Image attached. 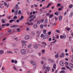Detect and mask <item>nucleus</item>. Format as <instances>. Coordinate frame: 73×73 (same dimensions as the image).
<instances>
[{
    "mask_svg": "<svg viewBox=\"0 0 73 73\" xmlns=\"http://www.w3.org/2000/svg\"><path fill=\"white\" fill-rule=\"evenodd\" d=\"M21 52L22 54H25L26 53V50L25 49H22L21 50Z\"/></svg>",
    "mask_w": 73,
    "mask_h": 73,
    "instance_id": "obj_1",
    "label": "nucleus"
},
{
    "mask_svg": "<svg viewBox=\"0 0 73 73\" xmlns=\"http://www.w3.org/2000/svg\"><path fill=\"white\" fill-rule=\"evenodd\" d=\"M33 47L35 49H37L38 48V46L37 45V44H34Z\"/></svg>",
    "mask_w": 73,
    "mask_h": 73,
    "instance_id": "obj_2",
    "label": "nucleus"
},
{
    "mask_svg": "<svg viewBox=\"0 0 73 73\" xmlns=\"http://www.w3.org/2000/svg\"><path fill=\"white\" fill-rule=\"evenodd\" d=\"M29 38L30 37L29 35H27L25 37V40H28Z\"/></svg>",
    "mask_w": 73,
    "mask_h": 73,
    "instance_id": "obj_3",
    "label": "nucleus"
},
{
    "mask_svg": "<svg viewBox=\"0 0 73 73\" xmlns=\"http://www.w3.org/2000/svg\"><path fill=\"white\" fill-rule=\"evenodd\" d=\"M30 63L32 65H35V62L33 60H31L30 61Z\"/></svg>",
    "mask_w": 73,
    "mask_h": 73,
    "instance_id": "obj_4",
    "label": "nucleus"
},
{
    "mask_svg": "<svg viewBox=\"0 0 73 73\" xmlns=\"http://www.w3.org/2000/svg\"><path fill=\"white\" fill-rule=\"evenodd\" d=\"M37 25L36 24H35L33 25V27L34 28V29H36V28H37Z\"/></svg>",
    "mask_w": 73,
    "mask_h": 73,
    "instance_id": "obj_5",
    "label": "nucleus"
},
{
    "mask_svg": "<svg viewBox=\"0 0 73 73\" xmlns=\"http://www.w3.org/2000/svg\"><path fill=\"white\" fill-rule=\"evenodd\" d=\"M60 65L61 66H64V62H63L62 61H60Z\"/></svg>",
    "mask_w": 73,
    "mask_h": 73,
    "instance_id": "obj_6",
    "label": "nucleus"
},
{
    "mask_svg": "<svg viewBox=\"0 0 73 73\" xmlns=\"http://www.w3.org/2000/svg\"><path fill=\"white\" fill-rule=\"evenodd\" d=\"M65 54L64 53H62L60 55V57H64V55Z\"/></svg>",
    "mask_w": 73,
    "mask_h": 73,
    "instance_id": "obj_7",
    "label": "nucleus"
},
{
    "mask_svg": "<svg viewBox=\"0 0 73 73\" xmlns=\"http://www.w3.org/2000/svg\"><path fill=\"white\" fill-rule=\"evenodd\" d=\"M46 69L47 71L49 72L50 70V68L49 66H47L46 67Z\"/></svg>",
    "mask_w": 73,
    "mask_h": 73,
    "instance_id": "obj_8",
    "label": "nucleus"
},
{
    "mask_svg": "<svg viewBox=\"0 0 73 73\" xmlns=\"http://www.w3.org/2000/svg\"><path fill=\"white\" fill-rule=\"evenodd\" d=\"M28 42L27 41H25L24 40L22 41V44H27Z\"/></svg>",
    "mask_w": 73,
    "mask_h": 73,
    "instance_id": "obj_9",
    "label": "nucleus"
},
{
    "mask_svg": "<svg viewBox=\"0 0 73 73\" xmlns=\"http://www.w3.org/2000/svg\"><path fill=\"white\" fill-rule=\"evenodd\" d=\"M7 53H10V54H13V53L12 51L9 50H8L7 51Z\"/></svg>",
    "mask_w": 73,
    "mask_h": 73,
    "instance_id": "obj_10",
    "label": "nucleus"
},
{
    "mask_svg": "<svg viewBox=\"0 0 73 73\" xmlns=\"http://www.w3.org/2000/svg\"><path fill=\"white\" fill-rule=\"evenodd\" d=\"M56 64H54L53 65V68L55 69L56 68Z\"/></svg>",
    "mask_w": 73,
    "mask_h": 73,
    "instance_id": "obj_11",
    "label": "nucleus"
},
{
    "mask_svg": "<svg viewBox=\"0 0 73 73\" xmlns=\"http://www.w3.org/2000/svg\"><path fill=\"white\" fill-rule=\"evenodd\" d=\"M31 33L32 36H35V32L32 31Z\"/></svg>",
    "mask_w": 73,
    "mask_h": 73,
    "instance_id": "obj_12",
    "label": "nucleus"
},
{
    "mask_svg": "<svg viewBox=\"0 0 73 73\" xmlns=\"http://www.w3.org/2000/svg\"><path fill=\"white\" fill-rule=\"evenodd\" d=\"M62 16H60L59 17V21H61L62 20Z\"/></svg>",
    "mask_w": 73,
    "mask_h": 73,
    "instance_id": "obj_13",
    "label": "nucleus"
},
{
    "mask_svg": "<svg viewBox=\"0 0 73 73\" xmlns=\"http://www.w3.org/2000/svg\"><path fill=\"white\" fill-rule=\"evenodd\" d=\"M15 21V19H14V20L11 19L10 20V21H9V22L10 23H12V22H13V21Z\"/></svg>",
    "mask_w": 73,
    "mask_h": 73,
    "instance_id": "obj_14",
    "label": "nucleus"
},
{
    "mask_svg": "<svg viewBox=\"0 0 73 73\" xmlns=\"http://www.w3.org/2000/svg\"><path fill=\"white\" fill-rule=\"evenodd\" d=\"M4 53V50H0V54H2Z\"/></svg>",
    "mask_w": 73,
    "mask_h": 73,
    "instance_id": "obj_15",
    "label": "nucleus"
},
{
    "mask_svg": "<svg viewBox=\"0 0 73 73\" xmlns=\"http://www.w3.org/2000/svg\"><path fill=\"white\" fill-rule=\"evenodd\" d=\"M17 13H18V10H16L14 13V15H17Z\"/></svg>",
    "mask_w": 73,
    "mask_h": 73,
    "instance_id": "obj_16",
    "label": "nucleus"
},
{
    "mask_svg": "<svg viewBox=\"0 0 73 73\" xmlns=\"http://www.w3.org/2000/svg\"><path fill=\"white\" fill-rule=\"evenodd\" d=\"M69 65L70 66L71 68H73V64L70 63L69 64Z\"/></svg>",
    "mask_w": 73,
    "mask_h": 73,
    "instance_id": "obj_17",
    "label": "nucleus"
},
{
    "mask_svg": "<svg viewBox=\"0 0 73 73\" xmlns=\"http://www.w3.org/2000/svg\"><path fill=\"white\" fill-rule=\"evenodd\" d=\"M73 12H72L70 14V17H72L73 16Z\"/></svg>",
    "mask_w": 73,
    "mask_h": 73,
    "instance_id": "obj_18",
    "label": "nucleus"
},
{
    "mask_svg": "<svg viewBox=\"0 0 73 73\" xmlns=\"http://www.w3.org/2000/svg\"><path fill=\"white\" fill-rule=\"evenodd\" d=\"M66 35H63V39H65L66 38Z\"/></svg>",
    "mask_w": 73,
    "mask_h": 73,
    "instance_id": "obj_19",
    "label": "nucleus"
},
{
    "mask_svg": "<svg viewBox=\"0 0 73 73\" xmlns=\"http://www.w3.org/2000/svg\"><path fill=\"white\" fill-rule=\"evenodd\" d=\"M17 27V26L16 25H13L11 26L10 28H14V27Z\"/></svg>",
    "mask_w": 73,
    "mask_h": 73,
    "instance_id": "obj_20",
    "label": "nucleus"
},
{
    "mask_svg": "<svg viewBox=\"0 0 73 73\" xmlns=\"http://www.w3.org/2000/svg\"><path fill=\"white\" fill-rule=\"evenodd\" d=\"M52 4L51 3H50L49 4H48L47 5V7L46 8H48V7H49V6H50V5H51Z\"/></svg>",
    "mask_w": 73,
    "mask_h": 73,
    "instance_id": "obj_21",
    "label": "nucleus"
},
{
    "mask_svg": "<svg viewBox=\"0 0 73 73\" xmlns=\"http://www.w3.org/2000/svg\"><path fill=\"white\" fill-rule=\"evenodd\" d=\"M42 44H44V45H46V46L47 45L46 43L44 42H42Z\"/></svg>",
    "mask_w": 73,
    "mask_h": 73,
    "instance_id": "obj_22",
    "label": "nucleus"
},
{
    "mask_svg": "<svg viewBox=\"0 0 73 73\" xmlns=\"http://www.w3.org/2000/svg\"><path fill=\"white\" fill-rule=\"evenodd\" d=\"M55 56L56 58H57V57H58V54H57L55 55Z\"/></svg>",
    "mask_w": 73,
    "mask_h": 73,
    "instance_id": "obj_23",
    "label": "nucleus"
},
{
    "mask_svg": "<svg viewBox=\"0 0 73 73\" xmlns=\"http://www.w3.org/2000/svg\"><path fill=\"white\" fill-rule=\"evenodd\" d=\"M42 53H45V49L42 50Z\"/></svg>",
    "mask_w": 73,
    "mask_h": 73,
    "instance_id": "obj_24",
    "label": "nucleus"
},
{
    "mask_svg": "<svg viewBox=\"0 0 73 73\" xmlns=\"http://www.w3.org/2000/svg\"><path fill=\"white\" fill-rule=\"evenodd\" d=\"M41 21H37V24H40V23H41Z\"/></svg>",
    "mask_w": 73,
    "mask_h": 73,
    "instance_id": "obj_25",
    "label": "nucleus"
},
{
    "mask_svg": "<svg viewBox=\"0 0 73 73\" xmlns=\"http://www.w3.org/2000/svg\"><path fill=\"white\" fill-rule=\"evenodd\" d=\"M43 33L44 34H46V30H43Z\"/></svg>",
    "mask_w": 73,
    "mask_h": 73,
    "instance_id": "obj_26",
    "label": "nucleus"
},
{
    "mask_svg": "<svg viewBox=\"0 0 73 73\" xmlns=\"http://www.w3.org/2000/svg\"><path fill=\"white\" fill-rule=\"evenodd\" d=\"M47 23H48V19H46L44 21V23L45 24H46Z\"/></svg>",
    "mask_w": 73,
    "mask_h": 73,
    "instance_id": "obj_27",
    "label": "nucleus"
},
{
    "mask_svg": "<svg viewBox=\"0 0 73 73\" xmlns=\"http://www.w3.org/2000/svg\"><path fill=\"white\" fill-rule=\"evenodd\" d=\"M56 31L57 33H60V30H56Z\"/></svg>",
    "mask_w": 73,
    "mask_h": 73,
    "instance_id": "obj_28",
    "label": "nucleus"
},
{
    "mask_svg": "<svg viewBox=\"0 0 73 73\" xmlns=\"http://www.w3.org/2000/svg\"><path fill=\"white\" fill-rule=\"evenodd\" d=\"M49 61L51 62H54V60L52 59H49Z\"/></svg>",
    "mask_w": 73,
    "mask_h": 73,
    "instance_id": "obj_29",
    "label": "nucleus"
},
{
    "mask_svg": "<svg viewBox=\"0 0 73 73\" xmlns=\"http://www.w3.org/2000/svg\"><path fill=\"white\" fill-rule=\"evenodd\" d=\"M69 8H72L73 7V5L71 4L70 5L69 7Z\"/></svg>",
    "mask_w": 73,
    "mask_h": 73,
    "instance_id": "obj_30",
    "label": "nucleus"
},
{
    "mask_svg": "<svg viewBox=\"0 0 73 73\" xmlns=\"http://www.w3.org/2000/svg\"><path fill=\"white\" fill-rule=\"evenodd\" d=\"M22 19H24V17L23 16L21 17V18L19 19L20 20H21Z\"/></svg>",
    "mask_w": 73,
    "mask_h": 73,
    "instance_id": "obj_31",
    "label": "nucleus"
},
{
    "mask_svg": "<svg viewBox=\"0 0 73 73\" xmlns=\"http://www.w3.org/2000/svg\"><path fill=\"white\" fill-rule=\"evenodd\" d=\"M4 5L5 7H7V3L6 2H5L4 3Z\"/></svg>",
    "mask_w": 73,
    "mask_h": 73,
    "instance_id": "obj_32",
    "label": "nucleus"
},
{
    "mask_svg": "<svg viewBox=\"0 0 73 73\" xmlns=\"http://www.w3.org/2000/svg\"><path fill=\"white\" fill-rule=\"evenodd\" d=\"M66 30L67 31H70V28L68 27L67 28Z\"/></svg>",
    "mask_w": 73,
    "mask_h": 73,
    "instance_id": "obj_33",
    "label": "nucleus"
},
{
    "mask_svg": "<svg viewBox=\"0 0 73 73\" xmlns=\"http://www.w3.org/2000/svg\"><path fill=\"white\" fill-rule=\"evenodd\" d=\"M5 22V21L4 20V19H3L2 20V23H4Z\"/></svg>",
    "mask_w": 73,
    "mask_h": 73,
    "instance_id": "obj_34",
    "label": "nucleus"
},
{
    "mask_svg": "<svg viewBox=\"0 0 73 73\" xmlns=\"http://www.w3.org/2000/svg\"><path fill=\"white\" fill-rule=\"evenodd\" d=\"M11 62L12 63H13V64L15 62V60H11Z\"/></svg>",
    "mask_w": 73,
    "mask_h": 73,
    "instance_id": "obj_35",
    "label": "nucleus"
},
{
    "mask_svg": "<svg viewBox=\"0 0 73 73\" xmlns=\"http://www.w3.org/2000/svg\"><path fill=\"white\" fill-rule=\"evenodd\" d=\"M21 13V10H19L18 12V15H20Z\"/></svg>",
    "mask_w": 73,
    "mask_h": 73,
    "instance_id": "obj_36",
    "label": "nucleus"
},
{
    "mask_svg": "<svg viewBox=\"0 0 73 73\" xmlns=\"http://www.w3.org/2000/svg\"><path fill=\"white\" fill-rule=\"evenodd\" d=\"M17 16H15L13 17L14 19H17Z\"/></svg>",
    "mask_w": 73,
    "mask_h": 73,
    "instance_id": "obj_37",
    "label": "nucleus"
},
{
    "mask_svg": "<svg viewBox=\"0 0 73 73\" xmlns=\"http://www.w3.org/2000/svg\"><path fill=\"white\" fill-rule=\"evenodd\" d=\"M14 63L15 64H17V60H14Z\"/></svg>",
    "mask_w": 73,
    "mask_h": 73,
    "instance_id": "obj_38",
    "label": "nucleus"
},
{
    "mask_svg": "<svg viewBox=\"0 0 73 73\" xmlns=\"http://www.w3.org/2000/svg\"><path fill=\"white\" fill-rule=\"evenodd\" d=\"M24 46H27V44H22V48H25V47H24Z\"/></svg>",
    "mask_w": 73,
    "mask_h": 73,
    "instance_id": "obj_39",
    "label": "nucleus"
},
{
    "mask_svg": "<svg viewBox=\"0 0 73 73\" xmlns=\"http://www.w3.org/2000/svg\"><path fill=\"white\" fill-rule=\"evenodd\" d=\"M40 63L41 64H42V65H43V64H44V61H42Z\"/></svg>",
    "mask_w": 73,
    "mask_h": 73,
    "instance_id": "obj_40",
    "label": "nucleus"
},
{
    "mask_svg": "<svg viewBox=\"0 0 73 73\" xmlns=\"http://www.w3.org/2000/svg\"><path fill=\"white\" fill-rule=\"evenodd\" d=\"M64 64L65 65H69V63H68V62H66Z\"/></svg>",
    "mask_w": 73,
    "mask_h": 73,
    "instance_id": "obj_41",
    "label": "nucleus"
},
{
    "mask_svg": "<svg viewBox=\"0 0 73 73\" xmlns=\"http://www.w3.org/2000/svg\"><path fill=\"white\" fill-rule=\"evenodd\" d=\"M40 28L42 29V28H43V25H40Z\"/></svg>",
    "mask_w": 73,
    "mask_h": 73,
    "instance_id": "obj_42",
    "label": "nucleus"
},
{
    "mask_svg": "<svg viewBox=\"0 0 73 73\" xmlns=\"http://www.w3.org/2000/svg\"><path fill=\"white\" fill-rule=\"evenodd\" d=\"M57 6H56V7H60V5H61V4H57Z\"/></svg>",
    "mask_w": 73,
    "mask_h": 73,
    "instance_id": "obj_43",
    "label": "nucleus"
},
{
    "mask_svg": "<svg viewBox=\"0 0 73 73\" xmlns=\"http://www.w3.org/2000/svg\"><path fill=\"white\" fill-rule=\"evenodd\" d=\"M13 68L14 69H15V70H17V69L16 66H14Z\"/></svg>",
    "mask_w": 73,
    "mask_h": 73,
    "instance_id": "obj_44",
    "label": "nucleus"
},
{
    "mask_svg": "<svg viewBox=\"0 0 73 73\" xmlns=\"http://www.w3.org/2000/svg\"><path fill=\"white\" fill-rule=\"evenodd\" d=\"M43 69H45L46 66H45V65H43Z\"/></svg>",
    "mask_w": 73,
    "mask_h": 73,
    "instance_id": "obj_45",
    "label": "nucleus"
},
{
    "mask_svg": "<svg viewBox=\"0 0 73 73\" xmlns=\"http://www.w3.org/2000/svg\"><path fill=\"white\" fill-rule=\"evenodd\" d=\"M33 16V15H32L30 16V17H29V19H31V18H32V17Z\"/></svg>",
    "mask_w": 73,
    "mask_h": 73,
    "instance_id": "obj_46",
    "label": "nucleus"
},
{
    "mask_svg": "<svg viewBox=\"0 0 73 73\" xmlns=\"http://www.w3.org/2000/svg\"><path fill=\"white\" fill-rule=\"evenodd\" d=\"M2 70H5V67L4 66H2Z\"/></svg>",
    "mask_w": 73,
    "mask_h": 73,
    "instance_id": "obj_47",
    "label": "nucleus"
},
{
    "mask_svg": "<svg viewBox=\"0 0 73 73\" xmlns=\"http://www.w3.org/2000/svg\"><path fill=\"white\" fill-rule=\"evenodd\" d=\"M33 20H34V19H31L29 21L30 22H31V21H32Z\"/></svg>",
    "mask_w": 73,
    "mask_h": 73,
    "instance_id": "obj_48",
    "label": "nucleus"
},
{
    "mask_svg": "<svg viewBox=\"0 0 73 73\" xmlns=\"http://www.w3.org/2000/svg\"><path fill=\"white\" fill-rule=\"evenodd\" d=\"M44 36V34H42L41 35L40 37H43Z\"/></svg>",
    "mask_w": 73,
    "mask_h": 73,
    "instance_id": "obj_49",
    "label": "nucleus"
},
{
    "mask_svg": "<svg viewBox=\"0 0 73 73\" xmlns=\"http://www.w3.org/2000/svg\"><path fill=\"white\" fill-rule=\"evenodd\" d=\"M20 29H17V32H20Z\"/></svg>",
    "mask_w": 73,
    "mask_h": 73,
    "instance_id": "obj_50",
    "label": "nucleus"
},
{
    "mask_svg": "<svg viewBox=\"0 0 73 73\" xmlns=\"http://www.w3.org/2000/svg\"><path fill=\"white\" fill-rule=\"evenodd\" d=\"M31 46H32L31 44H29L28 46V48H31Z\"/></svg>",
    "mask_w": 73,
    "mask_h": 73,
    "instance_id": "obj_51",
    "label": "nucleus"
},
{
    "mask_svg": "<svg viewBox=\"0 0 73 73\" xmlns=\"http://www.w3.org/2000/svg\"><path fill=\"white\" fill-rule=\"evenodd\" d=\"M51 34V32H49L48 33V35H50V34Z\"/></svg>",
    "mask_w": 73,
    "mask_h": 73,
    "instance_id": "obj_52",
    "label": "nucleus"
},
{
    "mask_svg": "<svg viewBox=\"0 0 73 73\" xmlns=\"http://www.w3.org/2000/svg\"><path fill=\"white\" fill-rule=\"evenodd\" d=\"M66 67L67 68V69H70V67H69L68 66H66Z\"/></svg>",
    "mask_w": 73,
    "mask_h": 73,
    "instance_id": "obj_53",
    "label": "nucleus"
},
{
    "mask_svg": "<svg viewBox=\"0 0 73 73\" xmlns=\"http://www.w3.org/2000/svg\"><path fill=\"white\" fill-rule=\"evenodd\" d=\"M41 52H39L38 53V56H41Z\"/></svg>",
    "mask_w": 73,
    "mask_h": 73,
    "instance_id": "obj_54",
    "label": "nucleus"
},
{
    "mask_svg": "<svg viewBox=\"0 0 73 73\" xmlns=\"http://www.w3.org/2000/svg\"><path fill=\"white\" fill-rule=\"evenodd\" d=\"M12 32V30H9L8 31V33H9V32Z\"/></svg>",
    "mask_w": 73,
    "mask_h": 73,
    "instance_id": "obj_55",
    "label": "nucleus"
},
{
    "mask_svg": "<svg viewBox=\"0 0 73 73\" xmlns=\"http://www.w3.org/2000/svg\"><path fill=\"white\" fill-rule=\"evenodd\" d=\"M61 73H65V71L64 70H62L61 72Z\"/></svg>",
    "mask_w": 73,
    "mask_h": 73,
    "instance_id": "obj_56",
    "label": "nucleus"
},
{
    "mask_svg": "<svg viewBox=\"0 0 73 73\" xmlns=\"http://www.w3.org/2000/svg\"><path fill=\"white\" fill-rule=\"evenodd\" d=\"M19 22H20V20L19 19L17 20V23H19Z\"/></svg>",
    "mask_w": 73,
    "mask_h": 73,
    "instance_id": "obj_57",
    "label": "nucleus"
},
{
    "mask_svg": "<svg viewBox=\"0 0 73 73\" xmlns=\"http://www.w3.org/2000/svg\"><path fill=\"white\" fill-rule=\"evenodd\" d=\"M18 5L17 4L16 5L15 7L16 8V9H17L18 8Z\"/></svg>",
    "mask_w": 73,
    "mask_h": 73,
    "instance_id": "obj_58",
    "label": "nucleus"
},
{
    "mask_svg": "<svg viewBox=\"0 0 73 73\" xmlns=\"http://www.w3.org/2000/svg\"><path fill=\"white\" fill-rule=\"evenodd\" d=\"M55 15H57V16H58V13L57 12H55Z\"/></svg>",
    "mask_w": 73,
    "mask_h": 73,
    "instance_id": "obj_59",
    "label": "nucleus"
},
{
    "mask_svg": "<svg viewBox=\"0 0 73 73\" xmlns=\"http://www.w3.org/2000/svg\"><path fill=\"white\" fill-rule=\"evenodd\" d=\"M27 73H31V71H29V70L28 71H27Z\"/></svg>",
    "mask_w": 73,
    "mask_h": 73,
    "instance_id": "obj_60",
    "label": "nucleus"
},
{
    "mask_svg": "<svg viewBox=\"0 0 73 73\" xmlns=\"http://www.w3.org/2000/svg\"><path fill=\"white\" fill-rule=\"evenodd\" d=\"M60 37L61 39H62V38H63V36L61 35Z\"/></svg>",
    "mask_w": 73,
    "mask_h": 73,
    "instance_id": "obj_61",
    "label": "nucleus"
},
{
    "mask_svg": "<svg viewBox=\"0 0 73 73\" xmlns=\"http://www.w3.org/2000/svg\"><path fill=\"white\" fill-rule=\"evenodd\" d=\"M48 40L49 41H51L52 40V38H50Z\"/></svg>",
    "mask_w": 73,
    "mask_h": 73,
    "instance_id": "obj_62",
    "label": "nucleus"
},
{
    "mask_svg": "<svg viewBox=\"0 0 73 73\" xmlns=\"http://www.w3.org/2000/svg\"><path fill=\"white\" fill-rule=\"evenodd\" d=\"M58 11H61V10H62V8H59L58 9Z\"/></svg>",
    "mask_w": 73,
    "mask_h": 73,
    "instance_id": "obj_63",
    "label": "nucleus"
},
{
    "mask_svg": "<svg viewBox=\"0 0 73 73\" xmlns=\"http://www.w3.org/2000/svg\"><path fill=\"white\" fill-rule=\"evenodd\" d=\"M54 15H53V14H52V15H51L50 16V17H53V16Z\"/></svg>",
    "mask_w": 73,
    "mask_h": 73,
    "instance_id": "obj_64",
    "label": "nucleus"
}]
</instances>
